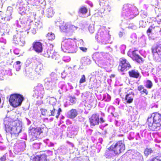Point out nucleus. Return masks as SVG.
<instances>
[{
  "instance_id": "35",
  "label": "nucleus",
  "mask_w": 161,
  "mask_h": 161,
  "mask_svg": "<svg viewBox=\"0 0 161 161\" xmlns=\"http://www.w3.org/2000/svg\"><path fill=\"white\" fill-rule=\"evenodd\" d=\"M32 161H40L39 155H37L34 157L32 159Z\"/></svg>"
},
{
  "instance_id": "49",
  "label": "nucleus",
  "mask_w": 161,
  "mask_h": 161,
  "mask_svg": "<svg viewBox=\"0 0 161 161\" xmlns=\"http://www.w3.org/2000/svg\"><path fill=\"white\" fill-rule=\"evenodd\" d=\"M38 66H37L36 67V71L37 72V70H38Z\"/></svg>"
},
{
  "instance_id": "46",
  "label": "nucleus",
  "mask_w": 161,
  "mask_h": 161,
  "mask_svg": "<svg viewBox=\"0 0 161 161\" xmlns=\"http://www.w3.org/2000/svg\"><path fill=\"white\" fill-rule=\"evenodd\" d=\"M40 72L39 71L38 73V74H40L42 72V69H40Z\"/></svg>"
},
{
  "instance_id": "17",
  "label": "nucleus",
  "mask_w": 161,
  "mask_h": 161,
  "mask_svg": "<svg viewBox=\"0 0 161 161\" xmlns=\"http://www.w3.org/2000/svg\"><path fill=\"white\" fill-rule=\"evenodd\" d=\"M54 53V51L53 49L48 48L45 52L44 55L45 57L47 58L53 57Z\"/></svg>"
},
{
  "instance_id": "1",
  "label": "nucleus",
  "mask_w": 161,
  "mask_h": 161,
  "mask_svg": "<svg viewBox=\"0 0 161 161\" xmlns=\"http://www.w3.org/2000/svg\"><path fill=\"white\" fill-rule=\"evenodd\" d=\"M149 130L157 131L161 129V115L157 113L152 114L147 120Z\"/></svg>"
},
{
  "instance_id": "39",
  "label": "nucleus",
  "mask_w": 161,
  "mask_h": 161,
  "mask_svg": "<svg viewBox=\"0 0 161 161\" xmlns=\"http://www.w3.org/2000/svg\"><path fill=\"white\" fill-rule=\"evenodd\" d=\"M100 119L101 123H103L105 121H104V119H103V117H100Z\"/></svg>"
},
{
  "instance_id": "41",
  "label": "nucleus",
  "mask_w": 161,
  "mask_h": 161,
  "mask_svg": "<svg viewBox=\"0 0 161 161\" xmlns=\"http://www.w3.org/2000/svg\"><path fill=\"white\" fill-rule=\"evenodd\" d=\"M115 76V75H114V74H111L110 76V78H114Z\"/></svg>"
},
{
  "instance_id": "31",
  "label": "nucleus",
  "mask_w": 161,
  "mask_h": 161,
  "mask_svg": "<svg viewBox=\"0 0 161 161\" xmlns=\"http://www.w3.org/2000/svg\"><path fill=\"white\" fill-rule=\"evenodd\" d=\"M53 11H48L47 14L48 18H50L53 16Z\"/></svg>"
},
{
  "instance_id": "50",
  "label": "nucleus",
  "mask_w": 161,
  "mask_h": 161,
  "mask_svg": "<svg viewBox=\"0 0 161 161\" xmlns=\"http://www.w3.org/2000/svg\"><path fill=\"white\" fill-rule=\"evenodd\" d=\"M86 65H87L88 64L87 63H86Z\"/></svg>"
},
{
  "instance_id": "4",
  "label": "nucleus",
  "mask_w": 161,
  "mask_h": 161,
  "mask_svg": "<svg viewBox=\"0 0 161 161\" xmlns=\"http://www.w3.org/2000/svg\"><path fill=\"white\" fill-rule=\"evenodd\" d=\"M24 98L21 94L14 93L11 95L9 99L10 104L14 108H16L20 106Z\"/></svg>"
},
{
  "instance_id": "44",
  "label": "nucleus",
  "mask_w": 161,
  "mask_h": 161,
  "mask_svg": "<svg viewBox=\"0 0 161 161\" xmlns=\"http://www.w3.org/2000/svg\"><path fill=\"white\" fill-rule=\"evenodd\" d=\"M20 66H19L18 68H16V69L17 71L19 70L20 69Z\"/></svg>"
},
{
  "instance_id": "24",
  "label": "nucleus",
  "mask_w": 161,
  "mask_h": 161,
  "mask_svg": "<svg viewBox=\"0 0 161 161\" xmlns=\"http://www.w3.org/2000/svg\"><path fill=\"white\" fill-rule=\"evenodd\" d=\"M46 37L48 40L51 41L54 40L55 38L54 34L51 32L48 33Z\"/></svg>"
},
{
  "instance_id": "28",
  "label": "nucleus",
  "mask_w": 161,
  "mask_h": 161,
  "mask_svg": "<svg viewBox=\"0 0 161 161\" xmlns=\"http://www.w3.org/2000/svg\"><path fill=\"white\" fill-rule=\"evenodd\" d=\"M146 82L147 84H146L145 86L147 88L150 89L153 86V83L152 81L149 80H147Z\"/></svg>"
},
{
  "instance_id": "34",
  "label": "nucleus",
  "mask_w": 161,
  "mask_h": 161,
  "mask_svg": "<svg viewBox=\"0 0 161 161\" xmlns=\"http://www.w3.org/2000/svg\"><path fill=\"white\" fill-rule=\"evenodd\" d=\"M7 155L5 154L0 158V161H6L7 160Z\"/></svg>"
},
{
  "instance_id": "21",
  "label": "nucleus",
  "mask_w": 161,
  "mask_h": 161,
  "mask_svg": "<svg viewBox=\"0 0 161 161\" xmlns=\"http://www.w3.org/2000/svg\"><path fill=\"white\" fill-rule=\"evenodd\" d=\"M137 90L140 92V93L142 94L145 93L146 95L148 94V92L147 90L144 89V87L142 85H140L137 87Z\"/></svg>"
},
{
  "instance_id": "37",
  "label": "nucleus",
  "mask_w": 161,
  "mask_h": 161,
  "mask_svg": "<svg viewBox=\"0 0 161 161\" xmlns=\"http://www.w3.org/2000/svg\"><path fill=\"white\" fill-rule=\"evenodd\" d=\"M79 48L80 50L82 51L83 52H86L87 50V48L84 47H80Z\"/></svg>"
},
{
  "instance_id": "38",
  "label": "nucleus",
  "mask_w": 161,
  "mask_h": 161,
  "mask_svg": "<svg viewBox=\"0 0 161 161\" xmlns=\"http://www.w3.org/2000/svg\"><path fill=\"white\" fill-rule=\"evenodd\" d=\"M80 10H87V8L85 6H83L80 8Z\"/></svg>"
},
{
  "instance_id": "12",
  "label": "nucleus",
  "mask_w": 161,
  "mask_h": 161,
  "mask_svg": "<svg viewBox=\"0 0 161 161\" xmlns=\"http://www.w3.org/2000/svg\"><path fill=\"white\" fill-rule=\"evenodd\" d=\"M129 76L131 78L138 79L141 77L140 74L138 70L136 69H132L128 72Z\"/></svg>"
},
{
  "instance_id": "14",
  "label": "nucleus",
  "mask_w": 161,
  "mask_h": 161,
  "mask_svg": "<svg viewBox=\"0 0 161 161\" xmlns=\"http://www.w3.org/2000/svg\"><path fill=\"white\" fill-rule=\"evenodd\" d=\"M152 52L153 54L157 53L158 55H161V44H159L155 47L152 48Z\"/></svg>"
},
{
  "instance_id": "45",
  "label": "nucleus",
  "mask_w": 161,
  "mask_h": 161,
  "mask_svg": "<svg viewBox=\"0 0 161 161\" xmlns=\"http://www.w3.org/2000/svg\"><path fill=\"white\" fill-rule=\"evenodd\" d=\"M40 110L42 113V111H46V110L45 109H44L43 108H41Z\"/></svg>"
},
{
  "instance_id": "2",
  "label": "nucleus",
  "mask_w": 161,
  "mask_h": 161,
  "mask_svg": "<svg viewBox=\"0 0 161 161\" xmlns=\"http://www.w3.org/2000/svg\"><path fill=\"white\" fill-rule=\"evenodd\" d=\"M107 149L109 151L113 152L115 155H119L125 149L124 141H118L112 144Z\"/></svg>"
},
{
  "instance_id": "6",
  "label": "nucleus",
  "mask_w": 161,
  "mask_h": 161,
  "mask_svg": "<svg viewBox=\"0 0 161 161\" xmlns=\"http://www.w3.org/2000/svg\"><path fill=\"white\" fill-rule=\"evenodd\" d=\"M74 44V41L73 39H68L65 40L62 47L68 52L73 53L75 52Z\"/></svg>"
},
{
  "instance_id": "26",
  "label": "nucleus",
  "mask_w": 161,
  "mask_h": 161,
  "mask_svg": "<svg viewBox=\"0 0 161 161\" xmlns=\"http://www.w3.org/2000/svg\"><path fill=\"white\" fill-rule=\"evenodd\" d=\"M40 161H49L47 159V156L45 154H43L39 155Z\"/></svg>"
},
{
  "instance_id": "19",
  "label": "nucleus",
  "mask_w": 161,
  "mask_h": 161,
  "mask_svg": "<svg viewBox=\"0 0 161 161\" xmlns=\"http://www.w3.org/2000/svg\"><path fill=\"white\" fill-rule=\"evenodd\" d=\"M105 37V34L104 33V32L102 31H101L98 32L95 36V38L97 41H98L99 40H103Z\"/></svg>"
},
{
  "instance_id": "47",
  "label": "nucleus",
  "mask_w": 161,
  "mask_h": 161,
  "mask_svg": "<svg viewBox=\"0 0 161 161\" xmlns=\"http://www.w3.org/2000/svg\"><path fill=\"white\" fill-rule=\"evenodd\" d=\"M120 96H121V97L123 98V95H122V93H121L120 94Z\"/></svg>"
},
{
  "instance_id": "16",
  "label": "nucleus",
  "mask_w": 161,
  "mask_h": 161,
  "mask_svg": "<svg viewBox=\"0 0 161 161\" xmlns=\"http://www.w3.org/2000/svg\"><path fill=\"white\" fill-rule=\"evenodd\" d=\"M56 109L54 108L52 110H50L51 115H50L52 116H55L57 119H58L59 116L60 114V112L62 111V110L60 108H59L57 111V113L56 114H55Z\"/></svg>"
},
{
  "instance_id": "20",
  "label": "nucleus",
  "mask_w": 161,
  "mask_h": 161,
  "mask_svg": "<svg viewBox=\"0 0 161 161\" xmlns=\"http://www.w3.org/2000/svg\"><path fill=\"white\" fill-rule=\"evenodd\" d=\"M42 27L41 24L40 22L38 23L36 22L34 25V27L32 30V32L33 34H35L36 32V30L40 29Z\"/></svg>"
},
{
  "instance_id": "23",
  "label": "nucleus",
  "mask_w": 161,
  "mask_h": 161,
  "mask_svg": "<svg viewBox=\"0 0 161 161\" xmlns=\"http://www.w3.org/2000/svg\"><path fill=\"white\" fill-rule=\"evenodd\" d=\"M79 14L82 17H85L90 15V13H87V11H79Z\"/></svg>"
},
{
  "instance_id": "43",
  "label": "nucleus",
  "mask_w": 161,
  "mask_h": 161,
  "mask_svg": "<svg viewBox=\"0 0 161 161\" xmlns=\"http://www.w3.org/2000/svg\"><path fill=\"white\" fill-rule=\"evenodd\" d=\"M16 64L17 65H19L20 64V61H17L16 62Z\"/></svg>"
},
{
  "instance_id": "36",
  "label": "nucleus",
  "mask_w": 161,
  "mask_h": 161,
  "mask_svg": "<svg viewBox=\"0 0 161 161\" xmlns=\"http://www.w3.org/2000/svg\"><path fill=\"white\" fill-rule=\"evenodd\" d=\"M153 28V26L151 25L150 26L148 29L147 30V34H148V33H151L152 32V29Z\"/></svg>"
},
{
  "instance_id": "9",
  "label": "nucleus",
  "mask_w": 161,
  "mask_h": 161,
  "mask_svg": "<svg viewBox=\"0 0 161 161\" xmlns=\"http://www.w3.org/2000/svg\"><path fill=\"white\" fill-rule=\"evenodd\" d=\"M89 121L91 126L98 125L100 123L99 115L97 114H92L89 118Z\"/></svg>"
},
{
  "instance_id": "18",
  "label": "nucleus",
  "mask_w": 161,
  "mask_h": 161,
  "mask_svg": "<svg viewBox=\"0 0 161 161\" xmlns=\"http://www.w3.org/2000/svg\"><path fill=\"white\" fill-rule=\"evenodd\" d=\"M78 115V112L76 109H72L69 111L68 114L69 117L70 119L75 118Z\"/></svg>"
},
{
  "instance_id": "13",
  "label": "nucleus",
  "mask_w": 161,
  "mask_h": 161,
  "mask_svg": "<svg viewBox=\"0 0 161 161\" xmlns=\"http://www.w3.org/2000/svg\"><path fill=\"white\" fill-rule=\"evenodd\" d=\"M25 147V144L24 143L20 142L17 143L15 147V150L17 152L23 151Z\"/></svg>"
},
{
  "instance_id": "3",
  "label": "nucleus",
  "mask_w": 161,
  "mask_h": 161,
  "mask_svg": "<svg viewBox=\"0 0 161 161\" xmlns=\"http://www.w3.org/2000/svg\"><path fill=\"white\" fill-rule=\"evenodd\" d=\"M47 130L45 127H32L29 131V135L31 141L37 139L42 133H46Z\"/></svg>"
},
{
  "instance_id": "42",
  "label": "nucleus",
  "mask_w": 161,
  "mask_h": 161,
  "mask_svg": "<svg viewBox=\"0 0 161 161\" xmlns=\"http://www.w3.org/2000/svg\"><path fill=\"white\" fill-rule=\"evenodd\" d=\"M107 97L108 101L110 100L111 99V97L108 94H107Z\"/></svg>"
},
{
  "instance_id": "48",
  "label": "nucleus",
  "mask_w": 161,
  "mask_h": 161,
  "mask_svg": "<svg viewBox=\"0 0 161 161\" xmlns=\"http://www.w3.org/2000/svg\"><path fill=\"white\" fill-rule=\"evenodd\" d=\"M85 60V62H86V61H88H88H89V59H88L87 58Z\"/></svg>"
},
{
  "instance_id": "25",
  "label": "nucleus",
  "mask_w": 161,
  "mask_h": 161,
  "mask_svg": "<svg viewBox=\"0 0 161 161\" xmlns=\"http://www.w3.org/2000/svg\"><path fill=\"white\" fill-rule=\"evenodd\" d=\"M132 59L136 61L138 63H140L143 62L142 58L139 55L135 57Z\"/></svg>"
},
{
  "instance_id": "30",
  "label": "nucleus",
  "mask_w": 161,
  "mask_h": 161,
  "mask_svg": "<svg viewBox=\"0 0 161 161\" xmlns=\"http://www.w3.org/2000/svg\"><path fill=\"white\" fill-rule=\"evenodd\" d=\"M161 156H156L153 158L151 159V161H161V158H160Z\"/></svg>"
},
{
  "instance_id": "11",
  "label": "nucleus",
  "mask_w": 161,
  "mask_h": 161,
  "mask_svg": "<svg viewBox=\"0 0 161 161\" xmlns=\"http://www.w3.org/2000/svg\"><path fill=\"white\" fill-rule=\"evenodd\" d=\"M14 123L16 125L13 126L12 131L10 133L11 134L15 135L16 136H18L22 130L21 127L20 125H17V123L16 122H14Z\"/></svg>"
},
{
  "instance_id": "5",
  "label": "nucleus",
  "mask_w": 161,
  "mask_h": 161,
  "mask_svg": "<svg viewBox=\"0 0 161 161\" xmlns=\"http://www.w3.org/2000/svg\"><path fill=\"white\" fill-rule=\"evenodd\" d=\"M131 65L128 61L124 58H122L119 61L118 70L120 72L126 71L131 69Z\"/></svg>"
},
{
  "instance_id": "10",
  "label": "nucleus",
  "mask_w": 161,
  "mask_h": 161,
  "mask_svg": "<svg viewBox=\"0 0 161 161\" xmlns=\"http://www.w3.org/2000/svg\"><path fill=\"white\" fill-rule=\"evenodd\" d=\"M33 50L38 53H41L43 51L42 44L38 41L34 42L32 45Z\"/></svg>"
},
{
  "instance_id": "7",
  "label": "nucleus",
  "mask_w": 161,
  "mask_h": 161,
  "mask_svg": "<svg viewBox=\"0 0 161 161\" xmlns=\"http://www.w3.org/2000/svg\"><path fill=\"white\" fill-rule=\"evenodd\" d=\"M33 95L36 97L42 98L44 94V88L42 85L38 84L34 88Z\"/></svg>"
},
{
  "instance_id": "27",
  "label": "nucleus",
  "mask_w": 161,
  "mask_h": 161,
  "mask_svg": "<svg viewBox=\"0 0 161 161\" xmlns=\"http://www.w3.org/2000/svg\"><path fill=\"white\" fill-rule=\"evenodd\" d=\"M69 101L72 104H75L76 103V98L75 97L71 96H69Z\"/></svg>"
},
{
  "instance_id": "15",
  "label": "nucleus",
  "mask_w": 161,
  "mask_h": 161,
  "mask_svg": "<svg viewBox=\"0 0 161 161\" xmlns=\"http://www.w3.org/2000/svg\"><path fill=\"white\" fill-rule=\"evenodd\" d=\"M134 94L128 93L125 95V99L127 103H130L133 102L134 100Z\"/></svg>"
},
{
  "instance_id": "40",
  "label": "nucleus",
  "mask_w": 161,
  "mask_h": 161,
  "mask_svg": "<svg viewBox=\"0 0 161 161\" xmlns=\"http://www.w3.org/2000/svg\"><path fill=\"white\" fill-rule=\"evenodd\" d=\"M35 0H30V3L31 4L34 5L35 4V3H33V1H35Z\"/></svg>"
},
{
  "instance_id": "22",
  "label": "nucleus",
  "mask_w": 161,
  "mask_h": 161,
  "mask_svg": "<svg viewBox=\"0 0 161 161\" xmlns=\"http://www.w3.org/2000/svg\"><path fill=\"white\" fill-rule=\"evenodd\" d=\"M153 153V150L151 148L146 147L144 151V154L145 156L147 157L149 155Z\"/></svg>"
},
{
  "instance_id": "29",
  "label": "nucleus",
  "mask_w": 161,
  "mask_h": 161,
  "mask_svg": "<svg viewBox=\"0 0 161 161\" xmlns=\"http://www.w3.org/2000/svg\"><path fill=\"white\" fill-rule=\"evenodd\" d=\"M5 130L7 132H10L11 133V131H12V127H11V126L9 125H5Z\"/></svg>"
},
{
  "instance_id": "33",
  "label": "nucleus",
  "mask_w": 161,
  "mask_h": 161,
  "mask_svg": "<svg viewBox=\"0 0 161 161\" xmlns=\"http://www.w3.org/2000/svg\"><path fill=\"white\" fill-rule=\"evenodd\" d=\"M137 51L136 50H135L132 52V56L130 57L132 59L139 55L136 53Z\"/></svg>"
},
{
  "instance_id": "8",
  "label": "nucleus",
  "mask_w": 161,
  "mask_h": 161,
  "mask_svg": "<svg viewBox=\"0 0 161 161\" xmlns=\"http://www.w3.org/2000/svg\"><path fill=\"white\" fill-rule=\"evenodd\" d=\"M59 28L61 32H68L73 31L75 26L73 25H69L68 23L63 22L60 26Z\"/></svg>"
},
{
  "instance_id": "32",
  "label": "nucleus",
  "mask_w": 161,
  "mask_h": 161,
  "mask_svg": "<svg viewBox=\"0 0 161 161\" xmlns=\"http://www.w3.org/2000/svg\"><path fill=\"white\" fill-rule=\"evenodd\" d=\"M86 81V78L85 75H82L79 81V83H82L85 82Z\"/></svg>"
}]
</instances>
